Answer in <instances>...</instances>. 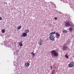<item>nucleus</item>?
<instances>
[{"label":"nucleus","instance_id":"nucleus-24","mask_svg":"<svg viewBox=\"0 0 74 74\" xmlns=\"http://www.w3.org/2000/svg\"><path fill=\"white\" fill-rule=\"evenodd\" d=\"M51 69H52V66H51Z\"/></svg>","mask_w":74,"mask_h":74},{"label":"nucleus","instance_id":"nucleus-22","mask_svg":"<svg viewBox=\"0 0 74 74\" xmlns=\"http://www.w3.org/2000/svg\"><path fill=\"white\" fill-rule=\"evenodd\" d=\"M19 52V51L18 50H17L16 51V53H18V52Z\"/></svg>","mask_w":74,"mask_h":74},{"label":"nucleus","instance_id":"nucleus-7","mask_svg":"<svg viewBox=\"0 0 74 74\" xmlns=\"http://www.w3.org/2000/svg\"><path fill=\"white\" fill-rule=\"evenodd\" d=\"M25 32L26 33H29V29H26L25 31Z\"/></svg>","mask_w":74,"mask_h":74},{"label":"nucleus","instance_id":"nucleus-10","mask_svg":"<svg viewBox=\"0 0 74 74\" xmlns=\"http://www.w3.org/2000/svg\"><path fill=\"white\" fill-rule=\"evenodd\" d=\"M68 65H74V62H71Z\"/></svg>","mask_w":74,"mask_h":74},{"label":"nucleus","instance_id":"nucleus-12","mask_svg":"<svg viewBox=\"0 0 74 74\" xmlns=\"http://www.w3.org/2000/svg\"><path fill=\"white\" fill-rule=\"evenodd\" d=\"M5 32V30H4V29H3L1 30V32L2 33H4Z\"/></svg>","mask_w":74,"mask_h":74},{"label":"nucleus","instance_id":"nucleus-13","mask_svg":"<svg viewBox=\"0 0 74 74\" xmlns=\"http://www.w3.org/2000/svg\"><path fill=\"white\" fill-rule=\"evenodd\" d=\"M21 27H22V26H20L17 27V29H21Z\"/></svg>","mask_w":74,"mask_h":74},{"label":"nucleus","instance_id":"nucleus-4","mask_svg":"<svg viewBox=\"0 0 74 74\" xmlns=\"http://www.w3.org/2000/svg\"><path fill=\"white\" fill-rule=\"evenodd\" d=\"M40 41L38 42V44L39 45H41L42 43V40L41 39H40Z\"/></svg>","mask_w":74,"mask_h":74},{"label":"nucleus","instance_id":"nucleus-15","mask_svg":"<svg viewBox=\"0 0 74 74\" xmlns=\"http://www.w3.org/2000/svg\"><path fill=\"white\" fill-rule=\"evenodd\" d=\"M65 57L66 58H67V59H68L69 58V56L67 55V54H66L65 56Z\"/></svg>","mask_w":74,"mask_h":74},{"label":"nucleus","instance_id":"nucleus-17","mask_svg":"<svg viewBox=\"0 0 74 74\" xmlns=\"http://www.w3.org/2000/svg\"><path fill=\"white\" fill-rule=\"evenodd\" d=\"M30 64L28 62H27V63H26L25 64V65H29Z\"/></svg>","mask_w":74,"mask_h":74},{"label":"nucleus","instance_id":"nucleus-1","mask_svg":"<svg viewBox=\"0 0 74 74\" xmlns=\"http://www.w3.org/2000/svg\"><path fill=\"white\" fill-rule=\"evenodd\" d=\"M55 33H56V32L54 31L52 32L50 34L49 38L50 40H51V41H55V36H54V34H55Z\"/></svg>","mask_w":74,"mask_h":74},{"label":"nucleus","instance_id":"nucleus-27","mask_svg":"<svg viewBox=\"0 0 74 74\" xmlns=\"http://www.w3.org/2000/svg\"><path fill=\"white\" fill-rule=\"evenodd\" d=\"M54 73V72H53L52 73V74H53Z\"/></svg>","mask_w":74,"mask_h":74},{"label":"nucleus","instance_id":"nucleus-9","mask_svg":"<svg viewBox=\"0 0 74 74\" xmlns=\"http://www.w3.org/2000/svg\"><path fill=\"white\" fill-rule=\"evenodd\" d=\"M19 45L20 46V47H22L23 46V44H22V42H19Z\"/></svg>","mask_w":74,"mask_h":74},{"label":"nucleus","instance_id":"nucleus-5","mask_svg":"<svg viewBox=\"0 0 74 74\" xmlns=\"http://www.w3.org/2000/svg\"><path fill=\"white\" fill-rule=\"evenodd\" d=\"M27 36V33L25 32L23 33L22 35V37H26V36Z\"/></svg>","mask_w":74,"mask_h":74},{"label":"nucleus","instance_id":"nucleus-19","mask_svg":"<svg viewBox=\"0 0 74 74\" xmlns=\"http://www.w3.org/2000/svg\"><path fill=\"white\" fill-rule=\"evenodd\" d=\"M24 66L25 67H28L29 66V65H25Z\"/></svg>","mask_w":74,"mask_h":74},{"label":"nucleus","instance_id":"nucleus-11","mask_svg":"<svg viewBox=\"0 0 74 74\" xmlns=\"http://www.w3.org/2000/svg\"><path fill=\"white\" fill-rule=\"evenodd\" d=\"M62 32L63 33H67V31L66 30H64L62 31Z\"/></svg>","mask_w":74,"mask_h":74},{"label":"nucleus","instance_id":"nucleus-23","mask_svg":"<svg viewBox=\"0 0 74 74\" xmlns=\"http://www.w3.org/2000/svg\"><path fill=\"white\" fill-rule=\"evenodd\" d=\"M2 19H3L2 18H1V17H0V21L2 20Z\"/></svg>","mask_w":74,"mask_h":74},{"label":"nucleus","instance_id":"nucleus-16","mask_svg":"<svg viewBox=\"0 0 74 74\" xmlns=\"http://www.w3.org/2000/svg\"><path fill=\"white\" fill-rule=\"evenodd\" d=\"M67 43V44H70V41H68Z\"/></svg>","mask_w":74,"mask_h":74},{"label":"nucleus","instance_id":"nucleus-18","mask_svg":"<svg viewBox=\"0 0 74 74\" xmlns=\"http://www.w3.org/2000/svg\"><path fill=\"white\" fill-rule=\"evenodd\" d=\"M31 54L33 55V56H35V53H33V52L31 53Z\"/></svg>","mask_w":74,"mask_h":74},{"label":"nucleus","instance_id":"nucleus-26","mask_svg":"<svg viewBox=\"0 0 74 74\" xmlns=\"http://www.w3.org/2000/svg\"><path fill=\"white\" fill-rule=\"evenodd\" d=\"M55 70H54V71H53V73H54V72H55Z\"/></svg>","mask_w":74,"mask_h":74},{"label":"nucleus","instance_id":"nucleus-20","mask_svg":"<svg viewBox=\"0 0 74 74\" xmlns=\"http://www.w3.org/2000/svg\"><path fill=\"white\" fill-rule=\"evenodd\" d=\"M56 69V67H55V66H54L53 68V69L54 70H55Z\"/></svg>","mask_w":74,"mask_h":74},{"label":"nucleus","instance_id":"nucleus-3","mask_svg":"<svg viewBox=\"0 0 74 74\" xmlns=\"http://www.w3.org/2000/svg\"><path fill=\"white\" fill-rule=\"evenodd\" d=\"M65 25V26H66V27H70V26H71V24L70 23V22H69L66 23Z\"/></svg>","mask_w":74,"mask_h":74},{"label":"nucleus","instance_id":"nucleus-8","mask_svg":"<svg viewBox=\"0 0 74 74\" xmlns=\"http://www.w3.org/2000/svg\"><path fill=\"white\" fill-rule=\"evenodd\" d=\"M69 32H71L72 31H73V28L71 27L69 28Z\"/></svg>","mask_w":74,"mask_h":74},{"label":"nucleus","instance_id":"nucleus-21","mask_svg":"<svg viewBox=\"0 0 74 74\" xmlns=\"http://www.w3.org/2000/svg\"><path fill=\"white\" fill-rule=\"evenodd\" d=\"M66 48L65 47H64L63 48V49L64 50H66Z\"/></svg>","mask_w":74,"mask_h":74},{"label":"nucleus","instance_id":"nucleus-14","mask_svg":"<svg viewBox=\"0 0 74 74\" xmlns=\"http://www.w3.org/2000/svg\"><path fill=\"white\" fill-rule=\"evenodd\" d=\"M68 66L69 67H73V66H74V65H69Z\"/></svg>","mask_w":74,"mask_h":74},{"label":"nucleus","instance_id":"nucleus-6","mask_svg":"<svg viewBox=\"0 0 74 74\" xmlns=\"http://www.w3.org/2000/svg\"><path fill=\"white\" fill-rule=\"evenodd\" d=\"M56 38H59V37H60V34H59V33L56 32Z\"/></svg>","mask_w":74,"mask_h":74},{"label":"nucleus","instance_id":"nucleus-2","mask_svg":"<svg viewBox=\"0 0 74 74\" xmlns=\"http://www.w3.org/2000/svg\"><path fill=\"white\" fill-rule=\"evenodd\" d=\"M50 53H51V56L53 58L54 56L55 57H58V53L55 50H53Z\"/></svg>","mask_w":74,"mask_h":74},{"label":"nucleus","instance_id":"nucleus-25","mask_svg":"<svg viewBox=\"0 0 74 74\" xmlns=\"http://www.w3.org/2000/svg\"><path fill=\"white\" fill-rule=\"evenodd\" d=\"M55 19H57V18L56 17L55 18Z\"/></svg>","mask_w":74,"mask_h":74}]
</instances>
